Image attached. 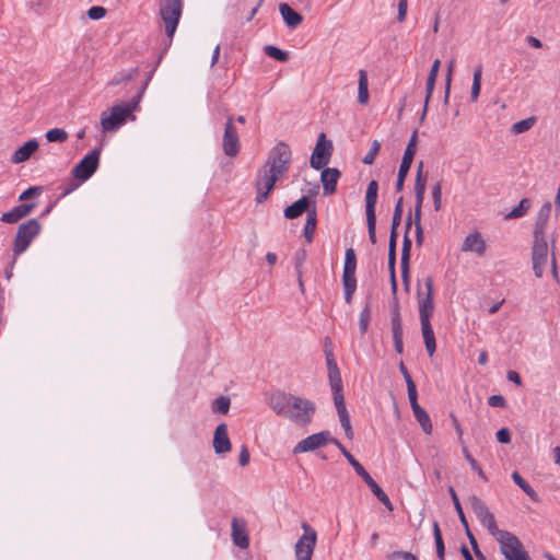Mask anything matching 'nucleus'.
Instances as JSON below:
<instances>
[{
	"label": "nucleus",
	"instance_id": "obj_13",
	"mask_svg": "<svg viewBox=\"0 0 560 560\" xmlns=\"http://www.w3.org/2000/svg\"><path fill=\"white\" fill-rule=\"evenodd\" d=\"M337 441L331 436L329 431H320L318 433H314L308 435L307 438L300 441L293 448L294 454L306 453L324 447L325 445Z\"/></svg>",
	"mask_w": 560,
	"mask_h": 560
},
{
	"label": "nucleus",
	"instance_id": "obj_14",
	"mask_svg": "<svg viewBox=\"0 0 560 560\" xmlns=\"http://www.w3.org/2000/svg\"><path fill=\"white\" fill-rule=\"evenodd\" d=\"M324 352H325V357H326L328 380H329L332 395L343 394L341 374H340L339 368L337 365V361L335 359L334 351L331 349H327V345H325Z\"/></svg>",
	"mask_w": 560,
	"mask_h": 560
},
{
	"label": "nucleus",
	"instance_id": "obj_15",
	"mask_svg": "<svg viewBox=\"0 0 560 560\" xmlns=\"http://www.w3.org/2000/svg\"><path fill=\"white\" fill-rule=\"evenodd\" d=\"M222 148L224 154L231 158L236 156L240 152L238 132L232 117H229L225 124Z\"/></svg>",
	"mask_w": 560,
	"mask_h": 560
},
{
	"label": "nucleus",
	"instance_id": "obj_6",
	"mask_svg": "<svg viewBox=\"0 0 560 560\" xmlns=\"http://www.w3.org/2000/svg\"><path fill=\"white\" fill-rule=\"evenodd\" d=\"M495 540L499 542L500 551L506 560H530L522 541L513 533L505 530Z\"/></svg>",
	"mask_w": 560,
	"mask_h": 560
},
{
	"label": "nucleus",
	"instance_id": "obj_60",
	"mask_svg": "<svg viewBox=\"0 0 560 560\" xmlns=\"http://www.w3.org/2000/svg\"><path fill=\"white\" fill-rule=\"evenodd\" d=\"M40 192H42V187H38V186L30 187L20 195L19 199L20 200H28L35 196H38Z\"/></svg>",
	"mask_w": 560,
	"mask_h": 560
},
{
	"label": "nucleus",
	"instance_id": "obj_59",
	"mask_svg": "<svg viewBox=\"0 0 560 560\" xmlns=\"http://www.w3.org/2000/svg\"><path fill=\"white\" fill-rule=\"evenodd\" d=\"M390 560H417V557L408 551H394L389 555Z\"/></svg>",
	"mask_w": 560,
	"mask_h": 560
},
{
	"label": "nucleus",
	"instance_id": "obj_22",
	"mask_svg": "<svg viewBox=\"0 0 560 560\" xmlns=\"http://www.w3.org/2000/svg\"><path fill=\"white\" fill-rule=\"evenodd\" d=\"M213 448L217 454H224L231 450L228 425L225 423H220L214 431Z\"/></svg>",
	"mask_w": 560,
	"mask_h": 560
},
{
	"label": "nucleus",
	"instance_id": "obj_26",
	"mask_svg": "<svg viewBox=\"0 0 560 560\" xmlns=\"http://www.w3.org/2000/svg\"><path fill=\"white\" fill-rule=\"evenodd\" d=\"M35 208V203H23L20 206L14 207L8 212H4L1 215V221L5 223H15L20 219L28 215L32 210Z\"/></svg>",
	"mask_w": 560,
	"mask_h": 560
},
{
	"label": "nucleus",
	"instance_id": "obj_2",
	"mask_svg": "<svg viewBox=\"0 0 560 560\" xmlns=\"http://www.w3.org/2000/svg\"><path fill=\"white\" fill-rule=\"evenodd\" d=\"M315 409L314 402L308 399H303L292 395L285 397L282 394V415L299 425L310 424L315 413Z\"/></svg>",
	"mask_w": 560,
	"mask_h": 560
},
{
	"label": "nucleus",
	"instance_id": "obj_11",
	"mask_svg": "<svg viewBox=\"0 0 560 560\" xmlns=\"http://www.w3.org/2000/svg\"><path fill=\"white\" fill-rule=\"evenodd\" d=\"M101 149L96 148L88 153L72 170L74 179L80 182L88 180L97 170L100 163Z\"/></svg>",
	"mask_w": 560,
	"mask_h": 560
},
{
	"label": "nucleus",
	"instance_id": "obj_31",
	"mask_svg": "<svg viewBox=\"0 0 560 560\" xmlns=\"http://www.w3.org/2000/svg\"><path fill=\"white\" fill-rule=\"evenodd\" d=\"M358 74H359L358 102L361 105H366L370 100L368 73L365 70L361 69V70H359Z\"/></svg>",
	"mask_w": 560,
	"mask_h": 560
},
{
	"label": "nucleus",
	"instance_id": "obj_35",
	"mask_svg": "<svg viewBox=\"0 0 560 560\" xmlns=\"http://www.w3.org/2000/svg\"><path fill=\"white\" fill-rule=\"evenodd\" d=\"M469 504L478 521L483 518L490 512L485 501L477 495H471L469 498Z\"/></svg>",
	"mask_w": 560,
	"mask_h": 560
},
{
	"label": "nucleus",
	"instance_id": "obj_45",
	"mask_svg": "<svg viewBox=\"0 0 560 560\" xmlns=\"http://www.w3.org/2000/svg\"><path fill=\"white\" fill-rule=\"evenodd\" d=\"M448 492H450V494H451V497H452V500H453V503H454L455 510H456V512H457V514H458L459 521H460V523L463 524V526L465 527V530L467 532V528H469V526H468L467 518H466V516H465V514H464V511H463L462 504H460V502H459V499H458V497H457V494H456V492H455V490H454V488H453V487H450V488H448Z\"/></svg>",
	"mask_w": 560,
	"mask_h": 560
},
{
	"label": "nucleus",
	"instance_id": "obj_36",
	"mask_svg": "<svg viewBox=\"0 0 560 560\" xmlns=\"http://www.w3.org/2000/svg\"><path fill=\"white\" fill-rule=\"evenodd\" d=\"M482 526H485L489 534L492 535L495 539L500 536V534H503L505 530L499 529L497 526L495 517L494 515L489 512L483 518L479 520Z\"/></svg>",
	"mask_w": 560,
	"mask_h": 560
},
{
	"label": "nucleus",
	"instance_id": "obj_47",
	"mask_svg": "<svg viewBox=\"0 0 560 560\" xmlns=\"http://www.w3.org/2000/svg\"><path fill=\"white\" fill-rule=\"evenodd\" d=\"M463 454H464L466 460L469 463L470 467L479 475V477L482 480L488 481V478H487L486 474L483 472L482 468L477 463V460L471 456V454L469 453V451L466 446H463Z\"/></svg>",
	"mask_w": 560,
	"mask_h": 560
},
{
	"label": "nucleus",
	"instance_id": "obj_1",
	"mask_svg": "<svg viewBox=\"0 0 560 560\" xmlns=\"http://www.w3.org/2000/svg\"><path fill=\"white\" fill-rule=\"evenodd\" d=\"M280 174V149L275 147L262 168L259 172L256 180L257 188V202H262L267 199L269 191L272 189L278 175Z\"/></svg>",
	"mask_w": 560,
	"mask_h": 560
},
{
	"label": "nucleus",
	"instance_id": "obj_39",
	"mask_svg": "<svg viewBox=\"0 0 560 560\" xmlns=\"http://www.w3.org/2000/svg\"><path fill=\"white\" fill-rule=\"evenodd\" d=\"M316 211L313 209L312 211H307L306 223L304 226V236L308 243L313 241L314 232L316 229Z\"/></svg>",
	"mask_w": 560,
	"mask_h": 560
},
{
	"label": "nucleus",
	"instance_id": "obj_50",
	"mask_svg": "<svg viewBox=\"0 0 560 560\" xmlns=\"http://www.w3.org/2000/svg\"><path fill=\"white\" fill-rule=\"evenodd\" d=\"M535 117H528L526 119L520 120L512 126V131L515 135L523 133L529 130L535 125Z\"/></svg>",
	"mask_w": 560,
	"mask_h": 560
},
{
	"label": "nucleus",
	"instance_id": "obj_64",
	"mask_svg": "<svg viewBox=\"0 0 560 560\" xmlns=\"http://www.w3.org/2000/svg\"><path fill=\"white\" fill-rule=\"evenodd\" d=\"M497 439L502 444L511 442V432L508 428H502L497 432Z\"/></svg>",
	"mask_w": 560,
	"mask_h": 560
},
{
	"label": "nucleus",
	"instance_id": "obj_40",
	"mask_svg": "<svg viewBox=\"0 0 560 560\" xmlns=\"http://www.w3.org/2000/svg\"><path fill=\"white\" fill-rule=\"evenodd\" d=\"M481 77H482V66H477L474 71L472 85L470 97L471 101L475 102L479 97L480 89H481Z\"/></svg>",
	"mask_w": 560,
	"mask_h": 560
},
{
	"label": "nucleus",
	"instance_id": "obj_16",
	"mask_svg": "<svg viewBox=\"0 0 560 560\" xmlns=\"http://www.w3.org/2000/svg\"><path fill=\"white\" fill-rule=\"evenodd\" d=\"M412 225L411 214L408 215L406 220V232L402 241V249H401V258H400V269H401V278L406 285H408L409 279V262H410V250H411V240L408 236V232Z\"/></svg>",
	"mask_w": 560,
	"mask_h": 560
},
{
	"label": "nucleus",
	"instance_id": "obj_5",
	"mask_svg": "<svg viewBox=\"0 0 560 560\" xmlns=\"http://www.w3.org/2000/svg\"><path fill=\"white\" fill-rule=\"evenodd\" d=\"M40 230L42 225L36 219H30L20 224L12 246L14 256L23 254L30 247L33 240L40 233Z\"/></svg>",
	"mask_w": 560,
	"mask_h": 560
},
{
	"label": "nucleus",
	"instance_id": "obj_61",
	"mask_svg": "<svg viewBox=\"0 0 560 560\" xmlns=\"http://www.w3.org/2000/svg\"><path fill=\"white\" fill-rule=\"evenodd\" d=\"M488 404L491 407L504 408L506 402L502 395H492L488 398Z\"/></svg>",
	"mask_w": 560,
	"mask_h": 560
},
{
	"label": "nucleus",
	"instance_id": "obj_23",
	"mask_svg": "<svg viewBox=\"0 0 560 560\" xmlns=\"http://www.w3.org/2000/svg\"><path fill=\"white\" fill-rule=\"evenodd\" d=\"M427 187V175L423 173V162L420 161L417 167V175L415 180V197L416 203L415 207L422 208L424 194Z\"/></svg>",
	"mask_w": 560,
	"mask_h": 560
},
{
	"label": "nucleus",
	"instance_id": "obj_4",
	"mask_svg": "<svg viewBox=\"0 0 560 560\" xmlns=\"http://www.w3.org/2000/svg\"><path fill=\"white\" fill-rule=\"evenodd\" d=\"M182 13V0H163L160 4V16L165 25V33L170 43L173 40Z\"/></svg>",
	"mask_w": 560,
	"mask_h": 560
},
{
	"label": "nucleus",
	"instance_id": "obj_28",
	"mask_svg": "<svg viewBox=\"0 0 560 560\" xmlns=\"http://www.w3.org/2000/svg\"><path fill=\"white\" fill-rule=\"evenodd\" d=\"M420 325L427 352L432 357L436 351V340L431 322H420Z\"/></svg>",
	"mask_w": 560,
	"mask_h": 560
},
{
	"label": "nucleus",
	"instance_id": "obj_18",
	"mask_svg": "<svg viewBox=\"0 0 560 560\" xmlns=\"http://www.w3.org/2000/svg\"><path fill=\"white\" fill-rule=\"evenodd\" d=\"M408 398L416 420L419 422L425 434H431L433 429L432 422L428 412L418 404V393L408 395Z\"/></svg>",
	"mask_w": 560,
	"mask_h": 560
},
{
	"label": "nucleus",
	"instance_id": "obj_53",
	"mask_svg": "<svg viewBox=\"0 0 560 560\" xmlns=\"http://www.w3.org/2000/svg\"><path fill=\"white\" fill-rule=\"evenodd\" d=\"M432 199L435 211H440L442 207V184L441 182L435 183L432 187Z\"/></svg>",
	"mask_w": 560,
	"mask_h": 560
},
{
	"label": "nucleus",
	"instance_id": "obj_57",
	"mask_svg": "<svg viewBox=\"0 0 560 560\" xmlns=\"http://www.w3.org/2000/svg\"><path fill=\"white\" fill-rule=\"evenodd\" d=\"M106 15V9L104 7L95 5L88 10V16L91 20H101Z\"/></svg>",
	"mask_w": 560,
	"mask_h": 560
},
{
	"label": "nucleus",
	"instance_id": "obj_41",
	"mask_svg": "<svg viewBox=\"0 0 560 560\" xmlns=\"http://www.w3.org/2000/svg\"><path fill=\"white\" fill-rule=\"evenodd\" d=\"M370 322H371V305H370V302H366L365 306L360 312V316H359V328H360L361 336H364L365 332L368 331Z\"/></svg>",
	"mask_w": 560,
	"mask_h": 560
},
{
	"label": "nucleus",
	"instance_id": "obj_9",
	"mask_svg": "<svg viewBox=\"0 0 560 560\" xmlns=\"http://www.w3.org/2000/svg\"><path fill=\"white\" fill-rule=\"evenodd\" d=\"M304 534L295 544L296 560H312L317 541V534L306 522L302 523Z\"/></svg>",
	"mask_w": 560,
	"mask_h": 560
},
{
	"label": "nucleus",
	"instance_id": "obj_20",
	"mask_svg": "<svg viewBox=\"0 0 560 560\" xmlns=\"http://www.w3.org/2000/svg\"><path fill=\"white\" fill-rule=\"evenodd\" d=\"M232 540L235 546L246 549L249 546V538L246 530V524L243 520L234 517L232 520Z\"/></svg>",
	"mask_w": 560,
	"mask_h": 560
},
{
	"label": "nucleus",
	"instance_id": "obj_54",
	"mask_svg": "<svg viewBox=\"0 0 560 560\" xmlns=\"http://www.w3.org/2000/svg\"><path fill=\"white\" fill-rule=\"evenodd\" d=\"M136 72V69L135 70H131V71H121L119 73H116L113 79L109 81V85H118L125 81H128V80H131L133 73Z\"/></svg>",
	"mask_w": 560,
	"mask_h": 560
},
{
	"label": "nucleus",
	"instance_id": "obj_32",
	"mask_svg": "<svg viewBox=\"0 0 560 560\" xmlns=\"http://www.w3.org/2000/svg\"><path fill=\"white\" fill-rule=\"evenodd\" d=\"M334 445H336L341 454L346 457L348 463L353 467L354 471L363 479L369 472L366 469L353 457V455L339 442L334 441Z\"/></svg>",
	"mask_w": 560,
	"mask_h": 560
},
{
	"label": "nucleus",
	"instance_id": "obj_63",
	"mask_svg": "<svg viewBox=\"0 0 560 560\" xmlns=\"http://www.w3.org/2000/svg\"><path fill=\"white\" fill-rule=\"evenodd\" d=\"M80 186V183L75 180H69L66 185L62 186V191L60 194V198H63L74 191Z\"/></svg>",
	"mask_w": 560,
	"mask_h": 560
},
{
	"label": "nucleus",
	"instance_id": "obj_58",
	"mask_svg": "<svg viewBox=\"0 0 560 560\" xmlns=\"http://www.w3.org/2000/svg\"><path fill=\"white\" fill-rule=\"evenodd\" d=\"M468 539H469V542L475 551V555L476 557L479 559V560H486V557L485 555L480 551L479 547H478V544H477V540L476 538L474 537V535L471 534L470 529L467 528V533H466Z\"/></svg>",
	"mask_w": 560,
	"mask_h": 560
},
{
	"label": "nucleus",
	"instance_id": "obj_17",
	"mask_svg": "<svg viewBox=\"0 0 560 560\" xmlns=\"http://www.w3.org/2000/svg\"><path fill=\"white\" fill-rule=\"evenodd\" d=\"M334 396V402L336 406V410L340 420V424L342 429L345 430V434L347 439L352 440L354 436V432L351 427L350 422V416L348 413L345 397L343 394L332 395Z\"/></svg>",
	"mask_w": 560,
	"mask_h": 560
},
{
	"label": "nucleus",
	"instance_id": "obj_49",
	"mask_svg": "<svg viewBox=\"0 0 560 560\" xmlns=\"http://www.w3.org/2000/svg\"><path fill=\"white\" fill-rule=\"evenodd\" d=\"M46 139L49 142H63L68 139V133L63 129L52 128L46 132Z\"/></svg>",
	"mask_w": 560,
	"mask_h": 560
},
{
	"label": "nucleus",
	"instance_id": "obj_10",
	"mask_svg": "<svg viewBox=\"0 0 560 560\" xmlns=\"http://www.w3.org/2000/svg\"><path fill=\"white\" fill-rule=\"evenodd\" d=\"M425 293L418 292V308L420 322H431L434 313V285L432 277L424 279Z\"/></svg>",
	"mask_w": 560,
	"mask_h": 560
},
{
	"label": "nucleus",
	"instance_id": "obj_29",
	"mask_svg": "<svg viewBox=\"0 0 560 560\" xmlns=\"http://www.w3.org/2000/svg\"><path fill=\"white\" fill-rule=\"evenodd\" d=\"M342 284H343V289H345V300L347 303H351L353 294L357 290L355 272L343 271L342 272Z\"/></svg>",
	"mask_w": 560,
	"mask_h": 560
},
{
	"label": "nucleus",
	"instance_id": "obj_25",
	"mask_svg": "<svg viewBox=\"0 0 560 560\" xmlns=\"http://www.w3.org/2000/svg\"><path fill=\"white\" fill-rule=\"evenodd\" d=\"M550 213L551 203L547 201L541 206L537 213L533 236H546V228L549 221Z\"/></svg>",
	"mask_w": 560,
	"mask_h": 560
},
{
	"label": "nucleus",
	"instance_id": "obj_24",
	"mask_svg": "<svg viewBox=\"0 0 560 560\" xmlns=\"http://www.w3.org/2000/svg\"><path fill=\"white\" fill-rule=\"evenodd\" d=\"M38 142L35 139L26 141L22 147L16 149L11 156L14 164L26 162L38 149Z\"/></svg>",
	"mask_w": 560,
	"mask_h": 560
},
{
	"label": "nucleus",
	"instance_id": "obj_27",
	"mask_svg": "<svg viewBox=\"0 0 560 560\" xmlns=\"http://www.w3.org/2000/svg\"><path fill=\"white\" fill-rule=\"evenodd\" d=\"M377 191H378V183L376 180H371L366 188L365 194V213L366 217L376 215L375 214V206L377 202Z\"/></svg>",
	"mask_w": 560,
	"mask_h": 560
},
{
	"label": "nucleus",
	"instance_id": "obj_7",
	"mask_svg": "<svg viewBox=\"0 0 560 560\" xmlns=\"http://www.w3.org/2000/svg\"><path fill=\"white\" fill-rule=\"evenodd\" d=\"M334 147L330 140L326 139V135L322 132L318 136L315 148L310 159V165L314 170H322L330 162Z\"/></svg>",
	"mask_w": 560,
	"mask_h": 560
},
{
	"label": "nucleus",
	"instance_id": "obj_30",
	"mask_svg": "<svg viewBox=\"0 0 560 560\" xmlns=\"http://www.w3.org/2000/svg\"><path fill=\"white\" fill-rule=\"evenodd\" d=\"M282 20L289 27L295 28L303 22V16L289 4L282 2Z\"/></svg>",
	"mask_w": 560,
	"mask_h": 560
},
{
	"label": "nucleus",
	"instance_id": "obj_12",
	"mask_svg": "<svg viewBox=\"0 0 560 560\" xmlns=\"http://www.w3.org/2000/svg\"><path fill=\"white\" fill-rule=\"evenodd\" d=\"M417 138L418 133L417 131H413L411 135L409 142L407 144V148L404 152V156L399 166L398 176L395 189L397 192H400L404 189L405 179L407 177V174L410 170V166L412 164L415 154L417 152Z\"/></svg>",
	"mask_w": 560,
	"mask_h": 560
},
{
	"label": "nucleus",
	"instance_id": "obj_51",
	"mask_svg": "<svg viewBox=\"0 0 560 560\" xmlns=\"http://www.w3.org/2000/svg\"><path fill=\"white\" fill-rule=\"evenodd\" d=\"M399 370L405 378L408 395H412L413 393H417L416 383L413 382L411 375L409 374L407 366L405 365V363L402 361L399 363Z\"/></svg>",
	"mask_w": 560,
	"mask_h": 560
},
{
	"label": "nucleus",
	"instance_id": "obj_8",
	"mask_svg": "<svg viewBox=\"0 0 560 560\" xmlns=\"http://www.w3.org/2000/svg\"><path fill=\"white\" fill-rule=\"evenodd\" d=\"M532 264L537 278H541L548 262L549 248L546 236H533Z\"/></svg>",
	"mask_w": 560,
	"mask_h": 560
},
{
	"label": "nucleus",
	"instance_id": "obj_52",
	"mask_svg": "<svg viewBox=\"0 0 560 560\" xmlns=\"http://www.w3.org/2000/svg\"><path fill=\"white\" fill-rule=\"evenodd\" d=\"M381 149V143L377 140H374L371 144V148L369 152L365 154V156L362 159V162L364 164L371 165L374 163L376 155L378 154Z\"/></svg>",
	"mask_w": 560,
	"mask_h": 560
},
{
	"label": "nucleus",
	"instance_id": "obj_62",
	"mask_svg": "<svg viewBox=\"0 0 560 560\" xmlns=\"http://www.w3.org/2000/svg\"><path fill=\"white\" fill-rule=\"evenodd\" d=\"M407 9H408V0H399L398 1V14H397L398 22H404L406 20Z\"/></svg>",
	"mask_w": 560,
	"mask_h": 560
},
{
	"label": "nucleus",
	"instance_id": "obj_19",
	"mask_svg": "<svg viewBox=\"0 0 560 560\" xmlns=\"http://www.w3.org/2000/svg\"><path fill=\"white\" fill-rule=\"evenodd\" d=\"M322 170L320 182L323 184L324 195H334L337 189L338 180L341 177V172L336 167H324Z\"/></svg>",
	"mask_w": 560,
	"mask_h": 560
},
{
	"label": "nucleus",
	"instance_id": "obj_55",
	"mask_svg": "<svg viewBox=\"0 0 560 560\" xmlns=\"http://www.w3.org/2000/svg\"><path fill=\"white\" fill-rule=\"evenodd\" d=\"M369 238L372 244L376 243V215L366 217Z\"/></svg>",
	"mask_w": 560,
	"mask_h": 560
},
{
	"label": "nucleus",
	"instance_id": "obj_37",
	"mask_svg": "<svg viewBox=\"0 0 560 560\" xmlns=\"http://www.w3.org/2000/svg\"><path fill=\"white\" fill-rule=\"evenodd\" d=\"M433 536L435 541V548H436V556L439 560H445V546L442 538V533L439 526V523L436 521L433 522Z\"/></svg>",
	"mask_w": 560,
	"mask_h": 560
},
{
	"label": "nucleus",
	"instance_id": "obj_46",
	"mask_svg": "<svg viewBox=\"0 0 560 560\" xmlns=\"http://www.w3.org/2000/svg\"><path fill=\"white\" fill-rule=\"evenodd\" d=\"M404 212V198L400 196L395 205L393 220H392V229L397 230L401 222V217Z\"/></svg>",
	"mask_w": 560,
	"mask_h": 560
},
{
	"label": "nucleus",
	"instance_id": "obj_34",
	"mask_svg": "<svg viewBox=\"0 0 560 560\" xmlns=\"http://www.w3.org/2000/svg\"><path fill=\"white\" fill-rule=\"evenodd\" d=\"M390 325H392L393 340L404 339L402 322H401L399 306L397 303L395 304V306L392 310Z\"/></svg>",
	"mask_w": 560,
	"mask_h": 560
},
{
	"label": "nucleus",
	"instance_id": "obj_33",
	"mask_svg": "<svg viewBox=\"0 0 560 560\" xmlns=\"http://www.w3.org/2000/svg\"><path fill=\"white\" fill-rule=\"evenodd\" d=\"M310 200L307 197H302L284 210V215L288 219H294L307 211Z\"/></svg>",
	"mask_w": 560,
	"mask_h": 560
},
{
	"label": "nucleus",
	"instance_id": "obj_48",
	"mask_svg": "<svg viewBox=\"0 0 560 560\" xmlns=\"http://www.w3.org/2000/svg\"><path fill=\"white\" fill-rule=\"evenodd\" d=\"M357 270V257L353 248H348L345 254L343 271L355 272Z\"/></svg>",
	"mask_w": 560,
	"mask_h": 560
},
{
	"label": "nucleus",
	"instance_id": "obj_42",
	"mask_svg": "<svg viewBox=\"0 0 560 560\" xmlns=\"http://www.w3.org/2000/svg\"><path fill=\"white\" fill-rule=\"evenodd\" d=\"M396 242H397V230H390L389 243H388V269L396 267Z\"/></svg>",
	"mask_w": 560,
	"mask_h": 560
},
{
	"label": "nucleus",
	"instance_id": "obj_56",
	"mask_svg": "<svg viewBox=\"0 0 560 560\" xmlns=\"http://www.w3.org/2000/svg\"><path fill=\"white\" fill-rule=\"evenodd\" d=\"M363 480L377 499L385 493L383 489L376 483V481L371 477L370 474L365 478H363Z\"/></svg>",
	"mask_w": 560,
	"mask_h": 560
},
{
	"label": "nucleus",
	"instance_id": "obj_21",
	"mask_svg": "<svg viewBox=\"0 0 560 560\" xmlns=\"http://www.w3.org/2000/svg\"><path fill=\"white\" fill-rule=\"evenodd\" d=\"M487 249L486 241L479 232L469 233L462 245L463 252L476 253L478 256H483Z\"/></svg>",
	"mask_w": 560,
	"mask_h": 560
},
{
	"label": "nucleus",
	"instance_id": "obj_43",
	"mask_svg": "<svg viewBox=\"0 0 560 560\" xmlns=\"http://www.w3.org/2000/svg\"><path fill=\"white\" fill-rule=\"evenodd\" d=\"M513 481L533 500H536L537 493L536 491L529 486V483L517 472L514 471L512 474Z\"/></svg>",
	"mask_w": 560,
	"mask_h": 560
},
{
	"label": "nucleus",
	"instance_id": "obj_3",
	"mask_svg": "<svg viewBox=\"0 0 560 560\" xmlns=\"http://www.w3.org/2000/svg\"><path fill=\"white\" fill-rule=\"evenodd\" d=\"M141 97L142 91L135 95L130 102L113 106L109 114L103 112L101 115L103 131L108 132L118 129L132 112L137 109Z\"/></svg>",
	"mask_w": 560,
	"mask_h": 560
},
{
	"label": "nucleus",
	"instance_id": "obj_38",
	"mask_svg": "<svg viewBox=\"0 0 560 560\" xmlns=\"http://www.w3.org/2000/svg\"><path fill=\"white\" fill-rule=\"evenodd\" d=\"M530 206V200L528 198H523L520 203L505 215V219L511 220L522 218L529 210Z\"/></svg>",
	"mask_w": 560,
	"mask_h": 560
},
{
	"label": "nucleus",
	"instance_id": "obj_44",
	"mask_svg": "<svg viewBox=\"0 0 560 560\" xmlns=\"http://www.w3.org/2000/svg\"><path fill=\"white\" fill-rule=\"evenodd\" d=\"M231 400L228 396H220L212 402V411L215 413L226 415L230 410Z\"/></svg>",
	"mask_w": 560,
	"mask_h": 560
}]
</instances>
